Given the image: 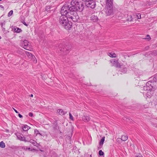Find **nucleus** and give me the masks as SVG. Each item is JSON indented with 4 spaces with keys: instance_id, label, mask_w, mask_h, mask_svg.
Segmentation results:
<instances>
[{
    "instance_id": "obj_40",
    "label": "nucleus",
    "mask_w": 157,
    "mask_h": 157,
    "mask_svg": "<svg viewBox=\"0 0 157 157\" xmlns=\"http://www.w3.org/2000/svg\"><path fill=\"white\" fill-rule=\"evenodd\" d=\"M13 109L14 110V111H15V112L16 113H18V111L16 110L15 109H14V108H13Z\"/></svg>"
},
{
    "instance_id": "obj_20",
    "label": "nucleus",
    "mask_w": 157,
    "mask_h": 157,
    "mask_svg": "<svg viewBox=\"0 0 157 157\" xmlns=\"http://www.w3.org/2000/svg\"><path fill=\"white\" fill-rule=\"evenodd\" d=\"M105 137L103 136L102 137L101 140L99 143V144L101 146L103 144L104 141H105Z\"/></svg>"
},
{
    "instance_id": "obj_29",
    "label": "nucleus",
    "mask_w": 157,
    "mask_h": 157,
    "mask_svg": "<svg viewBox=\"0 0 157 157\" xmlns=\"http://www.w3.org/2000/svg\"><path fill=\"white\" fill-rule=\"evenodd\" d=\"M122 141L121 138H118L117 139V142L118 143H121Z\"/></svg>"
},
{
    "instance_id": "obj_27",
    "label": "nucleus",
    "mask_w": 157,
    "mask_h": 157,
    "mask_svg": "<svg viewBox=\"0 0 157 157\" xmlns=\"http://www.w3.org/2000/svg\"><path fill=\"white\" fill-rule=\"evenodd\" d=\"M34 132L36 136L38 134H39L40 135H41V134L39 132V131L37 129L35 130Z\"/></svg>"
},
{
    "instance_id": "obj_39",
    "label": "nucleus",
    "mask_w": 157,
    "mask_h": 157,
    "mask_svg": "<svg viewBox=\"0 0 157 157\" xmlns=\"http://www.w3.org/2000/svg\"><path fill=\"white\" fill-rule=\"evenodd\" d=\"M18 116H19V117L20 118H22L23 117L20 114H19V113L18 114Z\"/></svg>"
},
{
    "instance_id": "obj_26",
    "label": "nucleus",
    "mask_w": 157,
    "mask_h": 157,
    "mask_svg": "<svg viewBox=\"0 0 157 157\" xmlns=\"http://www.w3.org/2000/svg\"><path fill=\"white\" fill-rule=\"evenodd\" d=\"M22 148L24 149L26 151L29 150L30 151L31 148L30 147H27L24 146L22 147Z\"/></svg>"
},
{
    "instance_id": "obj_28",
    "label": "nucleus",
    "mask_w": 157,
    "mask_h": 157,
    "mask_svg": "<svg viewBox=\"0 0 157 157\" xmlns=\"http://www.w3.org/2000/svg\"><path fill=\"white\" fill-rule=\"evenodd\" d=\"M104 153L101 150H100L99 151V154L100 156L104 155Z\"/></svg>"
},
{
    "instance_id": "obj_47",
    "label": "nucleus",
    "mask_w": 157,
    "mask_h": 157,
    "mask_svg": "<svg viewBox=\"0 0 157 157\" xmlns=\"http://www.w3.org/2000/svg\"><path fill=\"white\" fill-rule=\"evenodd\" d=\"M1 39V37L0 36V39Z\"/></svg>"
},
{
    "instance_id": "obj_38",
    "label": "nucleus",
    "mask_w": 157,
    "mask_h": 157,
    "mask_svg": "<svg viewBox=\"0 0 157 157\" xmlns=\"http://www.w3.org/2000/svg\"><path fill=\"white\" fill-rule=\"evenodd\" d=\"M85 156H86V157H91V155H89L88 154H86L85 155Z\"/></svg>"
},
{
    "instance_id": "obj_22",
    "label": "nucleus",
    "mask_w": 157,
    "mask_h": 157,
    "mask_svg": "<svg viewBox=\"0 0 157 157\" xmlns=\"http://www.w3.org/2000/svg\"><path fill=\"white\" fill-rule=\"evenodd\" d=\"M127 71L128 68L126 67L123 68L121 69V72L124 74L126 73Z\"/></svg>"
},
{
    "instance_id": "obj_33",
    "label": "nucleus",
    "mask_w": 157,
    "mask_h": 157,
    "mask_svg": "<svg viewBox=\"0 0 157 157\" xmlns=\"http://www.w3.org/2000/svg\"><path fill=\"white\" fill-rule=\"evenodd\" d=\"M154 79L156 81H157V73L156 74L154 77Z\"/></svg>"
},
{
    "instance_id": "obj_32",
    "label": "nucleus",
    "mask_w": 157,
    "mask_h": 157,
    "mask_svg": "<svg viewBox=\"0 0 157 157\" xmlns=\"http://www.w3.org/2000/svg\"><path fill=\"white\" fill-rule=\"evenodd\" d=\"M69 115L70 119L72 120H73V117L70 113H69Z\"/></svg>"
},
{
    "instance_id": "obj_8",
    "label": "nucleus",
    "mask_w": 157,
    "mask_h": 157,
    "mask_svg": "<svg viewBox=\"0 0 157 157\" xmlns=\"http://www.w3.org/2000/svg\"><path fill=\"white\" fill-rule=\"evenodd\" d=\"M62 47L60 49V51L63 52L64 54H66L68 53L69 52V51L70 49V46L68 45L67 46L65 45H62Z\"/></svg>"
},
{
    "instance_id": "obj_11",
    "label": "nucleus",
    "mask_w": 157,
    "mask_h": 157,
    "mask_svg": "<svg viewBox=\"0 0 157 157\" xmlns=\"http://www.w3.org/2000/svg\"><path fill=\"white\" fill-rule=\"evenodd\" d=\"M111 63H112V66H115L117 67H120L121 65L120 63L118 62V59H113L110 61Z\"/></svg>"
},
{
    "instance_id": "obj_25",
    "label": "nucleus",
    "mask_w": 157,
    "mask_h": 157,
    "mask_svg": "<svg viewBox=\"0 0 157 157\" xmlns=\"http://www.w3.org/2000/svg\"><path fill=\"white\" fill-rule=\"evenodd\" d=\"M21 22L24 25L26 26H28L29 25V23L25 22V20H22Z\"/></svg>"
},
{
    "instance_id": "obj_50",
    "label": "nucleus",
    "mask_w": 157,
    "mask_h": 157,
    "mask_svg": "<svg viewBox=\"0 0 157 157\" xmlns=\"http://www.w3.org/2000/svg\"><path fill=\"white\" fill-rule=\"evenodd\" d=\"M2 0H0V2L1 1H2Z\"/></svg>"
},
{
    "instance_id": "obj_13",
    "label": "nucleus",
    "mask_w": 157,
    "mask_h": 157,
    "mask_svg": "<svg viewBox=\"0 0 157 157\" xmlns=\"http://www.w3.org/2000/svg\"><path fill=\"white\" fill-rule=\"evenodd\" d=\"M71 6L70 7H69V11L75 12L77 11H79L78 7L74 5Z\"/></svg>"
},
{
    "instance_id": "obj_44",
    "label": "nucleus",
    "mask_w": 157,
    "mask_h": 157,
    "mask_svg": "<svg viewBox=\"0 0 157 157\" xmlns=\"http://www.w3.org/2000/svg\"><path fill=\"white\" fill-rule=\"evenodd\" d=\"M30 96L31 97H33V95L32 94H31V95H30Z\"/></svg>"
},
{
    "instance_id": "obj_35",
    "label": "nucleus",
    "mask_w": 157,
    "mask_h": 157,
    "mask_svg": "<svg viewBox=\"0 0 157 157\" xmlns=\"http://www.w3.org/2000/svg\"><path fill=\"white\" fill-rule=\"evenodd\" d=\"M0 9L2 10H4V6L2 5H0Z\"/></svg>"
},
{
    "instance_id": "obj_36",
    "label": "nucleus",
    "mask_w": 157,
    "mask_h": 157,
    "mask_svg": "<svg viewBox=\"0 0 157 157\" xmlns=\"http://www.w3.org/2000/svg\"><path fill=\"white\" fill-rule=\"evenodd\" d=\"M31 136V135L30 134V135H28V136H26V137H28V138L29 139H30V140H29V141H30V140H31V138L32 137V136Z\"/></svg>"
},
{
    "instance_id": "obj_21",
    "label": "nucleus",
    "mask_w": 157,
    "mask_h": 157,
    "mask_svg": "<svg viewBox=\"0 0 157 157\" xmlns=\"http://www.w3.org/2000/svg\"><path fill=\"white\" fill-rule=\"evenodd\" d=\"M128 139V136H127L122 135L121 139L122 141H125Z\"/></svg>"
},
{
    "instance_id": "obj_4",
    "label": "nucleus",
    "mask_w": 157,
    "mask_h": 157,
    "mask_svg": "<svg viewBox=\"0 0 157 157\" xmlns=\"http://www.w3.org/2000/svg\"><path fill=\"white\" fill-rule=\"evenodd\" d=\"M60 23L67 30L70 29L72 27V23L70 21L60 20Z\"/></svg>"
},
{
    "instance_id": "obj_41",
    "label": "nucleus",
    "mask_w": 157,
    "mask_h": 157,
    "mask_svg": "<svg viewBox=\"0 0 157 157\" xmlns=\"http://www.w3.org/2000/svg\"><path fill=\"white\" fill-rule=\"evenodd\" d=\"M5 24V23H1V26H2V28H3V25H4Z\"/></svg>"
},
{
    "instance_id": "obj_37",
    "label": "nucleus",
    "mask_w": 157,
    "mask_h": 157,
    "mask_svg": "<svg viewBox=\"0 0 157 157\" xmlns=\"http://www.w3.org/2000/svg\"><path fill=\"white\" fill-rule=\"evenodd\" d=\"M29 115L30 117H33V114L31 112H30L29 113Z\"/></svg>"
},
{
    "instance_id": "obj_19",
    "label": "nucleus",
    "mask_w": 157,
    "mask_h": 157,
    "mask_svg": "<svg viewBox=\"0 0 157 157\" xmlns=\"http://www.w3.org/2000/svg\"><path fill=\"white\" fill-rule=\"evenodd\" d=\"M30 128V127L27 125H24V126L22 127L23 130L25 131H27Z\"/></svg>"
},
{
    "instance_id": "obj_1",
    "label": "nucleus",
    "mask_w": 157,
    "mask_h": 157,
    "mask_svg": "<svg viewBox=\"0 0 157 157\" xmlns=\"http://www.w3.org/2000/svg\"><path fill=\"white\" fill-rule=\"evenodd\" d=\"M69 8L68 5L65 4L61 8V16L60 17L59 20H66L67 15L68 16L67 13H69Z\"/></svg>"
},
{
    "instance_id": "obj_7",
    "label": "nucleus",
    "mask_w": 157,
    "mask_h": 157,
    "mask_svg": "<svg viewBox=\"0 0 157 157\" xmlns=\"http://www.w3.org/2000/svg\"><path fill=\"white\" fill-rule=\"evenodd\" d=\"M113 0H106V5L107 7L109 8V9H107V10H109L107 14L108 15H109L110 13L112 12V2Z\"/></svg>"
},
{
    "instance_id": "obj_34",
    "label": "nucleus",
    "mask_w": 157,
    "mask_h": 157,
    "mask_svg": "<svg viewBox=\"0 0 157 157\" xmlns=\"http://www.w3.org/2000/svg\"><path fill=\"white\" fill-rule=\"evenodd\" d=\"M145 39L149 40L151 39V37L149 35H147L146 36V37Z\"/></svg>"
},
{
    "instance_id": "obj_3",
    "label": "nucleus",
    "mask_w": 157,
    "mask_h": 157,
    "mask_svg": "<svg viewBox=\"0 0 157 157\" xmlns=\"http://www.w3.org/2000/svg\"><path fill=\"white\" fill-rule=\"evenodd\" d=\"M152 83L151 82H148L146 83V85L142 87V90L143 89L145 91H148L147 94V95H148L149 96L150 95H151V93L149 92V91L151 92L152 91V88H153V86L151 84Z\"/></svg>"
},
{
    "instance_id": "obj_16",
    "label": "nucleus",
    "mask_w": 157,
    "mask_h": 157,
    "mask_svg": "<svg viewBox=\"0 0 157 157\" xmlns=\"http://www.w3.org/2000/svg\"><path fill=\"white\" fill-rule=\"evenodd\" d=\"M58 114L61 115H63L66 113V112L62 109H58L57 111Z\"/></svg>"
},
{
    "instance_id": "obj_46",
    "label": "nucleus",
    "mask_w": 157,
    "mask_h": 157,
    "mask_svg": "<svg viewBox=\"0 0 157 157\" xmlns=\"http://www.w3.org/2000/svg\"><path fill=\"white\" fill-rule=\"evenodd\" d=\"M18 147H17V146H15V148H17Z\"/></svg>"
},
{
    "instance_id": "obj_23",
    "label": "nucleus",
    "mask_w": 157,
    "mask_h": 157,
    "mask_svg": "<svg viewBox=\"0 0 157 157\" xmlns=\"http://www.w3.org/2000/svg\"><path fill=\"white\" fill-rule=\"evenodd\" d=\"M135 18L137 19H140L141 18V14L140 13H138L135 15Z\"/></svg>"
},
{
    "instance_id": "obj_42",
    "label": "nucleus",
    "mask_w": 157,
    "mask_h": 157,
    "mask_svg": "<svg viewBox=\"0 0 157 157\" xmlns=\"http://www.w3.org/2000/svg\"><path fill=\"white\" fill-rule=\"evenodd\" d=\"M136 157H142V156L140 155H137L136 156Z\"/></svg>"
},
{
    "instance_id": "obj_24",
    "label": "nucleus",
    "mask_w": 157,
    "mask_h": 157,
    "mask_svg": "<svg viewBox=\"0 0 157 157\" xmlns=\"http://www.w3.org/2000/svg\"><path fill=\"white\" fill-rule=\"evenodd\" d=\"M0 147L2 148H4L5 147V144L3 141L0 142Z\"/></svg>"
},
{
    "instance_id": "obj_5",
    "label": "nucleus",
    "mask_w": 157,
    "mask_h": 157,
    "mask_svg": "<svg viewBox=\"0 0 157 157\" xmlns=\"http://www.w3.org/2000/svg\"><path fill=\"white\" fill-rule=\"evenodd\" d=\"M15 135L17 136L18 140L25 142H29L30 139H29L28 137H25L21 133H15Z\"/></svg>"
},
{
    "instance_id": "obj_9",
    "label": "nucleus",
    "mask_w": 157,
    "mask_h": 157,
    "mask_svg": "<svg viewBox=\"0 0 157 157\" xmlns=\"http://www.w3.org/2000/svg\"><path fill=\"white\" fill-rule=\"evenodd\" d=\"M86 5L88 8H91L92 9L94 8L96 5L95 2L91 0L86 2Z\"/></svg>"
},
{
    "instance_id": "obj_12",
    "label": "nucleus",
    "mask_w": 157,
    "mask_h": 157,
    "mask_svg": "<svg viewBox=\"0 0 157 157\" xmlns=\"http://www.w3.org/2000/svg\"><path fill=\"white\" fill-rule=\"evenodd\" d=\"M26 53L29 59L33 60L34 63H37V60L36 59L34 56L31 53L27 52H26Z\"/></svg>"
},
{
    "instance_id": "obj_30",
    "label": "nucleus",
    "mask_w": 157,
    "mask_h": 157,
    "mask_svg": "<svg viewBox=\"0 0 157 157\" xmlns=\"http://www.w3.org/2000/svg\"><path fill=\"white\" fill-rule=\"evenodd\" d=\"M13 11L12 10H10L8 13V17L11 16L13 13Z\"/></svg>"
},
{
    "instance_id": "obj_31",
    "label": "nucleus",
    "mask_w": 157,
    "mask_h": 157,
    "mask_svg": "<svg viewBox=\"0 0 157 157\" xmlns=\"http://www.w3.org/2000/svg\"><path fill=\"white\" fill-rule=\"evenodd\" d=\"M2 28V30L4 33H7L9 32V31H8L7 30H6L5 29V28L3 27V28Z\"/></svg>"
},
{
    "instance_id": "obj_18",
    "label": "nucleus",
    "mask_w": 157,
    "mask_h": 157,
    "mask_svg": "<svg viewBox=\"0 0 157 157\" xmlns=\"http://www.w3.org/2000/svg\"><path fill=\"white\" fill-rule=\"evenodd\" d=\"M90 20H98V17L97 15L92 14L90 17Z\"/></svg>"
},
{
    "instance_id": "obj_2",
    "label": "nucleus",
    "mask_w": 157,
    "mask_h": 157,
    "mask_svg": "<svg viewBox=\"0 0 157 157\" xmlns=\"http://www.w3.org/2000/svg\"><path fill=\"white\" fill-rule=\"evenodd\" d=\"M71 5L78 7L79 12L82 11L84 8V5L82 2H79L78 0H72L71 2Z\"/></svg>"
},
{
    "instance_id": "obj_15",
    "label": "nucleus",
    "mask_w": 157,
    "mask_h": 157,
    "mask_svg": "<svg viewBox=\"0 0 157 157\" xmlns=\"http://www.w3.org/2000/svg\"><path fill=\"white\" fill-rule=\"evenodd\" d=\"M82 120L85 122L88 121L90 120V117L86 115H84L82 118Z\"/></svg>"
},
{
    "instance_id": "obj_6",
    "label": "nucleus",
    "mask_w": 157,
    "mask_h": 157,
    "mask_svg": "<svg viewBox=\"0 0 157 157\" xmlns=\"http://www.w3.org/2000/svg\"><path fill=\"white\" fill-rule=\"evenodd\" d=\"M21 45L25 49L31 50L32 49L31 45L29 44L28 41L26 40H25L24 41H22Z\"/></svg>"
},
{
    "instance_id": "obj_17",
    "label": "nucleus",
    "mask_w": 157,
    "mask_h": 157,
    "mask_svg": "<svg viewBox=\"0 0 157 157\" xmlns=\"http://www.w3.org/2000/svg\"><path fill=\"white\" fill-rule=\"evenodd\" d=\"M108 54L111 57L115 58L117 57L116 54L115 53L113 52L108 53Z\"/></svg>"
},
{
    "instance_id": "obj_14",
    "label": "nucleus",
    "mask_w": 157,
    "mask_h": 157,
    "mask_svg": "<svg viewBox=\"0 0 157 157\" xmlns=\"http://www.w3.org/2000/svg\"><path fill=\"white\" fill-rule=\"evenodd\" d=\"M11 28L12 30L15 33H20L22 31L21 29L15 26H12Z\"/></svg>"
},
{
    "instance_id": "obj_48",
    "label": "nucleus",
    "mask_w": 157,
    "mask_h": 157,
    "mask_svg": "<svg viewBox=\"0 0 157 157\" xmlns=\"http://www.w3.org/2000/svg\"><path fill=\"white\" fill-rule=\"evenodd\" d=\"M126 122H127L128 121H127V119L126 120Z\"/></svg>"
},
{
    "instance_id": "obj_49",
    "label": "nucleus",
    "mask_w": 157,
    "mask_h": 157,
    "mask_svg": "<svg viewBox=\"0 0 157 157\" xmlns=\"http://www.w3.org/2000/svg\"><path fill=\"white\" fill-rule=\"evenodd\" d=\"M105 10H106V12H107V10H106V9H105Z\"/></svg>"
},
{
    "instance_id": "obj_10",
    "label": "nucleus",
    "mask_w": 157,
    "mask_h": 157,
    "mask_svg": "<svg viewBox=\"0 0 157 157\" xmlns=\"http://www.w3.org/2000/svg\"><path fill=\"white\" fill-rule=\"evenodd\" d=\"M79 18V16L76 13H75L73 14H71L70 15H68V16L67 15V17L66 20L68 19H71L78 20Z\"/></svg>"
},
{
    "instance_id": "obj_43",
    "label": "nucleus",
    "mask_w": 157,
    "mask_h": 157,
    "mask_svg": "<svg viewBox=\"0 0 157 157\" xmlns=\"http://www.w3.org/2000/svg\"><path fill=\"white\" fill-rule=\"evenodd\" d=\"M33 145H35V144H36V143H35V142H33Z\"/></svg>"
},
{
    "instance_id": "obj_45",
    "label": "nucleus",
    "mask_w": 157,
    "mask_h": 157,
    "mask_svg": "<svg viewBox=\"0 0 157 157\" xmlns=\"http://www.w3.org/2000/svg\"><path fill=\"white\" fill-rule=\"evenodd\" d=\"M155 127L157 128V124L155 126Z\"/></svg>"
}]
</instances>
